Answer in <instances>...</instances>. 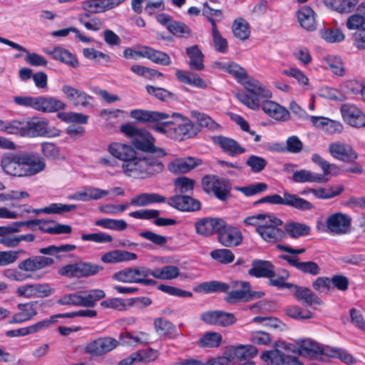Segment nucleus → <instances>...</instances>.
Masks as SVG:
<instances>
[{"label":"nucleus","instance_id":"obj_1","mask_svg":"<svg viewBox=\"0 0 365 365\" xmlns=\"http://www.w3.org/2000/svg\"><path fill=\"white\" fill-rule=\"evenodd\" d=\"M108 151L113 157L123 161L124 173L135 178L153 175L164 168L163 163L156 158L136 157L135 150L128 145L113 143L108 146Z\"/></svg>","mask_w":365,"mask_h":365},{"label":"nucleus","instance_id":"obj_2","mask_svg":"<svg viewBox=\"0 0 365 365\" xmlns=\"http://www.w3.org/2000/svg\"><path fill=\"white\" fill-rule=\"evenodd\" d=\"M1 166L8 175L15 177H29L46 168L44 159L36 152L19 151L2 155Z\"/></svg>","mask_w":365,"mask_h":365},{"label":"nucleus","instance_id":"obj_3","mask_svg":"<svg viewBox=\"0 0 365 365\" xmlns=\"http://www.w3.org/2000/svg\"><path fill=\"white\" fill-rule=\"evenodd\" d=\"M120 130L132 138L133 145L136 149L153 154L158 158L165 155L163 149L155 147L154 138L146 130L138 129L129 123L121 125Z\"/></svg>","mask_w":365,"mask_h":365},{"label":"nucleus","instance_id":"obj_4","mask_svg":"<svg viewBox=\"0 0 365 365\" xmlns=\"http://www.w3.org/2000/svg\"><path fill=\"white\" fill-rule=\"evenodd\" d=\"M242 83L250 94L237 93L235 96L241 103L252 110L259 109L260 103L264 99L272 97L271 92L256 79L246 76Z\"/></svg>","mask_w":365,"mask_h":365},{"label":"nucleus","instance_id":"obj_5","mask_svg":"<svg viewBox=\"0 0 365 365\" xmlns=\"http://www.w3.org/2000/svg\"><path fill=\"white\" fill-rule=\"evenodd\" d=\"M260 203L286 205L301 211L312 210L314 208V206L310 202L295 194H291L287 192L283 193V197L277 194L264 196L257 200L254 204Z\"/></svg>","mask_w":365,"mask_h":365},{"label":"nucleus","instance_id":"obj_6","mask_svg":"<svg viewBox=\"0 0 365 365\" xmlns=\"http://www.w3.org/2000/svg\"><path fill=\"white\" fill-rule=\"evenodd\" d=\"M282 223L279 218L269 214L267 219L257 227L256 231L264 241L274 243L284 237V232L279 227Z\"/></svg>","mask_w":365,"mask_h":365},{"label":"nucleus","instance_id":"obj_7","mask_svg":"<svg viewBox=\"0 0 365 365\" xmlns=\"http://www.w3.org/2000/svg\"><path fill=\"white\" fill-rule=\"evenodd\" d=\"M113 279L123 283H135L143 285H155L157 282L154 279L147 278L146 267L138 266L125 268L115 272Z\"/></svg>","mask_w":365,"mask_h":365},{"label":"nucleus","instance_id":"obj_8","mask_svg":"<svg viewBox=\"0 0 365 365\" xmlns=\"http://www.w3.org/2000/svg\"><path fill=\"white\" fill-rule=\"evenodd\" d=\"M101 265L91 262H79L63 266L58 270V274L68 278H81L93 276L103 270Z\"/></svg>","mask_w":365,"mask_h":365},{"label":"nucleus","instance_id":"obj_9","mask_svg":"<svg viewBox=\"0 0 365 365\" xmlns=\"http://www.w3.org/2000/svg\"><path fill=\"white\" fill-rule=\"evenodd\" d=\"M119 345V341L112 337H99L89 341L84 348V352L93 356H101L111 351Z\"/></svg>","mask_w":365,"mask_h":365},{"label":"nucleus","instance_id":"obj_10","mask_svg":"<svg viewBox=\"0 0 365 365\" xmlns=\"http://www.w3.org/2000/svg\"><path fill=\"white\" fill-rule=\"evenodd\" d=\"M219 228L217 234L220 244L227 247H236L241 244L242 235L237 227L228 225L222 220V225Z\"/></svg>","mask_w":365,"mask_h":365},{"label":"nucleus","instance_id":"obj_11","mask_svg":"<svg viewBox=\"0 0 365 365\" xmlns=\"http://www.w3.org/2000/svg\"><path fill=\"white\" fill-rule=\"evenodd\" d=\"M329 151L332 157L346 163H353L358 158V154L354 148L341 142L329 144Z\"/></svg>","mask_w":365,"mask_h":365},{"label":"nucleus","instance_id":"obj_12","mask_svg":"<svg viewBox=\"0 0 365 365\" xmlns=\"http://www.w3.org/2000/svg\"><path fill=\"white\" fill-rule=\"evenodd\" d=\"M351 217L341 212L331 215L327 220L329 230L336 235H344L349 232L351 226Z\"/></svg>","mask_w":365,"mask_h":365},{"label":"nucleus","instance_id":"obj_13","mask_svg":"<svg viewBox=\"0 0 365 365\" xmlns=\"http://www.w3.org/2000/svg\"><path fill=\"white\" fill-rule=\"evenodd\" d=\"M168 203L171 207L183 212L197 211L201 207L200 201L189 195H176L168 198Z\"/></svg>","mask_w":365,"mask_h":365},{"label":"nucleus","instance_id":"obj_14","mask_svg":"<svg viewBox=\"0 0 365 365\" xmlns=\"http://www.w3.org/2000/svg\"><path fill=\"white\" fill-rule=\"evenodd\" d=\"M54 263V260L48 257L41 255L32 256L21 261L18 264V269L21 271L34 272Z\"/></svg>","mask_w":365,"mask_h":365},{"label":"nucleus","instance_id":"obj_15","mask_svg":"<svg viewBox=\"0 0 365 365\" xmlns=\"http://www.w3.org/2000/svg\"><path fill=\"white\" fill-rule=\"evenodd\" d=\"M170 136L176 140H184L195 136L197 129L195 124L189 119H184L177 126L168 130Z\"/></svg>","mask_w":365,"mask_h":365},{"label":"nucleus","instance_id":"obj_16","mask_svg":"<svg viewBox=\"0 0 365 365\" xmlns=\"http://www.w3.org/2000/svg\"><path fill=\"white\" fill-rule=\"evenodd\" d=\"M341 112L344 119L350 125L357 128L365 126V115L354 105L349 103L342 105Z\"/></svg>","mask_w":365,"mask_h":365},{"label":"nucleus","instance_id":"obj_17","mask_svg":"<svg viewBox=\"0 0 365 365\" xmlns=\"http://www.w3.org/2000/svg\"><path fill=\"white\" fill-rule=\"evenodd\" d=\"M25 136L42 137L50 134L48 121L45 118H32L25 122Z\"/></svg>","mask_w":365,"mask_h":365},{"label":"nucleus","instance_id":"obj_18","mask_svg":"<svg viewBox=\"0 0 365 365\" xmlns=\"http://www.w3.org/2000/svg\"><path fill=\"white\" fill-rule=\"evenodd\" d=\"M260 107L266 114L277 120L286 121L290 118L289 110L274 101L264 99Z\"/></svg>","mask_w":365,"mask_h":365},{"label":"nucleus","instance_id":"obj_19","mask_svg":"<svg viewBox=\"0 0 365 365\" xmlns=\"http://www.w3.org/2000/svg\"><path fill=\"white\" fill-rule=\"evenodd\" d=\"M159 210H141L129 213V215L133 218L142 220L155 219L154 224L157 226H170L176 224V220L170 218L158 217Z\"/></svg>","mask_w":365,"mask_h":365},{"label":"nucleus","instance_id":"obj_20","mask_svg":"<svg viewBox=\"0 0 365 365\" xmlns=\"http://www.w3.org/2000/svg\"><path fill=\"white\" fill-rule=\"evenodd\" d=\"M292 289L295 290L294 297L305 306L315 307L323 304L322 300L309 288L294 284Z\"/></svg>","mask_w":365,"mask_h":365},{"label":"nucleus","instance_id":"obj_21","mask_svg":"<svg viewBox=\"0 0 365 365\" xmlns=\"http://www.w3.org/2000/svg\"><path fill=\"white\" fill-rule=\"evenodd\" d=\"M66 107V103L57 98L46 96L36 97L34 110L38 111L53 113L65 109Z\"/></svg>","mask_w":365,"mask_h":365},{"label":"nucleus","instance_id":"obj_22","mask_svg":"<svg viewBox=\"0 0 365 365\" xmlns=\"http://www.w3.org/2000/svg\"><path fill=\"white\" fill-rule=\"evenodd\" d=\"M280 257L286 260L291 266L305 274L316 276L321 272L319 266L315 262H300L297 256H289L287 255H282Z\"/></svg>","mask_w":365,"mask_h":365},{"label":"nucleus","instance_id":"obj_23","mask_svg":"<svg viewBox=\"0 0 365 365\" xmlns=\"http://www.w3.org/2000/svg\"><path fill=\"white\" fill-rule=\"evenodd\" d=\"M248 274L257 278L265 277L269 279L276 277L274 266L269 261L261 259L252 261V268L249 269Z\"/></svg>","mask_w":365,"mask_h":365},{"label":"nucleus","instance_id":"obj_24","mask_svg":"<svg viewBox=\"0 0 365 365\" xmlns=\"http://www.w3.org/2000/svg\"><path fill=\"white\" fill-rule=\"evenodd\" d=\"M201 164L200 159L187 157L175 159L169 163L168 168L173 173H186Z\"/></svg>","mask_w":365,"mask_h":365},{"label":"nucleus","instance_id":"obj_25","mask_svg":"<svg viewBox=\"0 0 365 365\" xmlns=\"http://www.w3.org/2000/svg\"><path fill=\"white\" fill-rule=\"evenodd\" d=\"M212 142L218 145L223 152L231 156L242 154L245 152V148L242 147L235 140L222 135L212 137Z\"/></svg>","mask_w":365,"mask_h":365},{"label":"nucleus","instance_id":"obj_26","mask_svg":"<svg viewBox=\"0 0 365 365\" xmlns=\"http://www.w3.org/2000/svg\"><path fill=\"white\" fill-rule=\"evenodd\" d=\"M62 91L68 101L74 106H77L81 105L84 107L91 106L92 107L91 104L89 103V100L92 99V97L85 92L68 85L63 86Z\"/></svg>","mask_w":365,"mask_h":365},{"label":"nucleus","instance_id":"obj_27","mask_svg":"<svg viewBox=\"0 0 365 365\" xmlns=\"http://www.w3.org/2000/svg\"><path fill=\"white\" fill-rule=\"evenodd\" d=\"M36 302H31L24 304H19L17 308L19 312L16 313L12 319L10 320V324L23 323L30 320L34 317L37 315V310L36 308Z\"/></svg>","mask_w":365,"mask_h":365},{"label":"nucleus","instance_id":"obj_28","mask_svg":"<svg viewBox=\"0 0 365 365\" xmlns=\"http://www.w3.org/2000/svg\"><path fill=\"white\" fill-rule=\"evenodd\" d=\"M222 225L220 218H203L195 222V227L197 234L208 236L217 232L219 227Z\"/></svg>","mask_w":365,"mask_h":365},{"label":"nucleus","instance_id":"obj_29","mask_svg":"<svg viewBox=\"0 0 365 365\" xmlns=\"http://www.w3.org/2000/svg\"><path fill=\"white\" fill-rule=\"evenodd\" d=\"M130 116L142 123L160 122L170 117L165 113L140 109L133 110L130 112Z\"/></svg>","mask_w":365,"mask_h":365},{"label":"nucleus","instance_id":"obj_30","mask_svg":"<svg viewBox=\"0 0 365 365\" xmlns=\"http://www.w3.org/2000/svg\"><path fill=\"white\" fill-rule=\"evenodd\" d=\"M299 349H297L299 354L307 357L314 358L319 354H324L327 349H324L317 343L311 339H302L299 341Z\"/></svg>","mask_w":365,"mask_h":365},{"label":"nucleus","instance_id":"obj_31","mask_svg":"<svg viewBox=\"0 0 365 365\" xmlns=\"http://www.w3.org/2000/svg\"><path fill=\"white\" fill-rule=\"evenodd\" d=\"M137 255L125 250H115L108 252L101 256V261L104 263H118L132 261L137 259Z\"/></svg>","mask_w":365,"mask_h":365},{"label":"nucleus","instance_id":"obj_32","mask_svg":"<svg viewBox=\"0 0 365 365\" xmlns=\"http://www.w3.org/2000/svg\"><path fill=\"white\" fill-rule=\"evenodd\" d=\"M19 229L16 226H0V245L8 248H15L18 247L17 235L14 233L19 232Z\"/></svg>","mask_w":365,"mask_h":365},{"label":"nucleus","instance_id":"obj_33","mask_svg":"<svg viewBox=\"0 0 365 365\" xmlns=\"http://www.w3.org/2000/svg\"><path fill=\"white\" fill-rule=\"evenodd\" d=\"M106 0H88L82 4V8L86 11V13L97 14L104 12L107 10L113 9L114 6L118 5V3L114 1H108Z\"/></svg>","mask_w":365,"mask_h":365},{"label":"nucleus","instance_id":"obj_34","mask_svg":"<svg viewBox=\"0 0 365 365\" xmlns=\"http://www.w3.org/2000/svg\"><path fill=\"white\" fill-rule=\"evenodd\" d=\"M165 197L158 193L143 192L131 198L130 204L137 207H145L152 203L164 202Z\"/></svg>","mask_w":365,"mask_h":365},{"label":"nucleus","instance_id":"obj_35","mask_svg":"<svg viewBox=\"0 0 365 365\" xmlns=\"http://www.w3.org/2000/svg\"><path fill=\"white\" fill-rule=\"evenodd\" d=\"M44 51L51 56L55 60L65 63L73 68L78 66L77 58L71 53L63 48L56 47L52 51L45 50Z\"/></svg>","mask_w":365,"mask_h":365},{"label":"nucleus","instance_id":"obj_36","mask_svg":"<svg viewBox=\"0 0 365 365\" xmlns=\"http://www.w3.org/2000/svg\"><path fill=\"white\" fill-rule=\"evenodd\" d=\"M186 53L190 58L189 66L190 69L202 71L205 68L203 63L204 55L197 45L187 48Z\"/></svg>","mask_w":365,"mask_h":365},{"label":"nucleus","instance_id":"obj_37","mask_svg":"<svg viewBox=\"0 0 365 365\" xmlns=\"http://www.w3.org/2000/svg\"><path fill=\"white\" fill-rule=\"evenodd\" d=\"M292 179L295 182L303 183L310 182H326L327 178H324L322 174L314 173L307 170H300L293 173Z\"/></svg>","mask_w":365,"mask_h":365},{"label":"nucleus","instance_id":"obj_38","mask_svg":"<svg viewBox=\"0 0 365 365\" xmlns=\"http://www.w3.org/2000/svg\"><path fill=\"white\" fill-rule=\"evenodd\" d=\"M177 79L183 83L189 84L197 88H205L207 83L198 75L190 71L178 70L175 73Z\"/></svg>","mask_w":365,"mask_h":365},{"label":"nucleus","instance_id":"obj_39","mask_svg":"<svg viewBox=\"0 0 365 365\" xmlns=\"http://www.w3.org/2000/svg\"><path fill=\"white\" fill-rule=\"evenodd\" d=\"M283 345V342H276L274 349L270 351H264L261 355V359L267 363V365H282L284 364V354L279 350L277 347Z\"/></svg>","mask_w":365,"mask_h":365},{"label":"nucleus","instance_id":"obj_40","mask_svg":"<svg viewBox=\"0 0 365 365\" xmlns=\"http://www.w3.org/2000/svg\"><path fill=\"white\" fill-rule=\"evenodd\" d=\"M298 21L302 28L307 31L314 29V11L308 7L304 6L297 11Z\"/></svg>","mask_w":365,"mask_h":365},{"label":"nucleus","instance_id":"obj_41","mask_svg":"<svg viewBox=\"0 0 365 365\" xmlns=\"http://www.w3.org/2000/svg\"><path fill=\"white\" fill-rule=\"evenodd\" d=\"M81 295L82 297L83 307L90 308L94 307L98 300L106 297V294L102 289L81 291Z\"/></svg>","mask_w":365,"mask_h":365},{"label":"nucleus","instance_id":"obj_42","mask_svg":"<svg viewBox=\"0 0 365 365\" xmlns=\"http://www.w3.org/2000/svg\"><path fill=\"white\" fill-rule=\"evenodd\" d=\"M231 190L232 185L230 180L220 178L212 192L218 200L225 202L232 196Z\"/></svg>","mask_w":365,"mask_h":365},{"label":"nucleus","instance_id":"obj_43","mask_svg":"<svg viewBox=\"0 0 365 365\" xmlns=\"http://www.w3.org/2000/svg\"><path fill=\"white\" fill-rule=\"evenodd\" d=\"M144 57L148 58L155 63L163 66H168L171 63L170 58L166 53L155 50L150 47H145Z\"/></svg>","mask_w":365,"mask_h":365},{"label":"nucleus","instance_id":"obj_44","mask_svg":"<svg viewBox=\"0 0 365 365\" xmlns=\"http://www.w3.org/2000/svg\"><path fill=\"white\" fill-rule=\"evenodd\" d=\"M232 31L235 36L242 41L247 39L250 36V25L243 18H238L234 21Z\"/></svg>","mask_w":365,"mask_h":365},{"label":"nucleus","instance_id":"obj_45","mask_svg":"<svg viewBox=\"0 0 365 365\" xmlns=\"http://www.w3.org/2000/svg\"><path fill=\"white\" fill-rule=\"evenodd\" d=\"M195 181L187 177H179L175 180V190L178 195L192 194Z\"/></svg>","mask_w":365,"mask_h":365},{"label":"nucleus","instance_id":"obj_46","mask_svg":"<svg viewBox=\"0 0 365 365\" xmlns=\"http://www.w3.org/2000/svg\"><path fill=\"white\" fill-rule=\"evenodd\" d=\"M191 115L197 120L201 127L207 128L212 131H218L221 129V126L205 113L192 110Z\"/></svg>","mask_w":365,"mask_h":365},{"label":"nucleus","instance_id":"obj_47","mask_svg":"<svg viewBox=\"0 0 365 365\" xmlns=\"http://www.w3.org/2000/svg\"><path fill=\"white\" fill-rule=\"evenodd\" d=\"M222 335L218 332L210 331L205 333L197 341L200 347H218L222 341Z\"/></svg>","mask_w":365,"mask_h":365},{"label":"nucleus","instance_id":"obj_48","mask_svg":"<svg viewBox=\"0 0 365 365\" xmlns=\"http://www.w3.org/2000/svg\"><path fill=\"white\" fill-rule=\"evenodd\" d=\"M238 284L235 282H232L231 285L221 282L218 281H211L208 282L202 283L200 285V287L206 293L210 292H227L230 287H235Z\"/></svg>","mask_w":365,"mask_h":365},{"label":"nucleus","instance_id":"obj_49","mask_svg":"<svg viewBox=\"0 0 365 365\" xmlns=\"http://www.w3.org/2000/svg\"><path fill=\"white\" fill-rule=\"evenodd\" d=\"M285 231L293 238L307 235L310 232V227L299 222H290L284 225Z\"/></svg>","mask_w":365,"mask_h":365},{"label":"nucleus","instance_id":"obj_50","mask_svg":"<svg viewBox=\"0 0 365 365\" xmlns=\"http://www.w3.org/2000/svg\"><path fill=\"white\" fill-rule=\"evenodd\" d=\"M25 253V251L22 249L0 251V267L14 264L18 260L21 255Z\"/></svg>","mask_w":365,"mask_h":365},{"label":"nucleus","instance_id":"obj_51","mask_svg":"<svg viewBox=\"0 0 365 365\" xmlns=\"http://www.w3.org/2000/svg\"><path fill=\"white\" fill-rule=\"evenodd\" d=\"M96 225L106 229L123 231L128 227L127 222L123 220H113L109 218L101 219L96 222Z\"/></svg>","mask_w":365,"mask_h":365},{"label":"nucleus","instance_id":"obj_52","mask_svg":"<svg viewBox=\"0 0 365 365\" xmlns=\"http://www.w3.org/2000/svg\"><path fill=\"white\" fill-rule=\"evenodd\" d=\"M211 257L222 264H230L235 259L234 253L228 249H217L210 252Z\"/></svg>","mask_w":365,"mask_h":365},{"label":"nucleus","instance_id":"obj_53","mask_svg":"<svg viewBox=\"0 0 365 365\" xmlns=\"http://www.w3.org/2000/svg\"><path fill=\"white\" fill-rule=\"evenodd\" d=\"M154 327L156 332L160 336L171 334L175 330V327L172 322L161 317L155 319Z\"/></svg>","mask_w":365,"mask_h":365},{"label":"nucleus","instance_id":"obj_54","mask_svg":"<svg viewBox=\"0 0 365 365\" xmlns=\"http://www.w3.org/2000/svg\"><path fill=\"white\" fill-rule=\"evenodd\" d=\"M257 352V347L253 345H240L234 349L233 354L238 359L242 360L255 356Z\"/></svg>","mask_w":365,"mask_h":365},{"label":"nucleus","instance_id":"obj_55","mask_svg":"<svg viewBox=\"0 0 365 365\" xmlns=\"http://www.w3.org/2000/svg\"><path fill=\"white\" fill-rule=\"evenodd\" d=\"M284 313L288 317L295 319H309L313 317V313L307 311L305 314L302 313V309L297 305H290L285 308Z\"/></svg>","mask_w":365,"mask_h":365},{"label":"nucleus","instance_id":"obj_56","mask_svg":"<svg viewBox=\"0 0 365 365\" xmlns=\"http://www.w3.org/2000/svg\"><path fill=\"white\" fill-rule=\"evenodd\" d=\"M146 90L149 94L154 96L162 101H166L175 98V94L163 88L148 85L146 86Z\"/></svg>","mask_w":365,"mask_h":365},{"label":"nucleus","instance_id":"obj_57","mask_svg":"<svg viewBox=\"0 0 365 365\" xmlns=\"http://www.w3.org/2000/svg\"><path fill=\"white\" fill-rule=\"evenodd\" d=\"M268 185L264 182H256L245 187H240L237 189L246 196H252L265 192Z\"/></svg>","mask_w":365,"mask_h":365},{"label":"nucleus","instance_id":"obj_58","mask_svg":"<svg viewBox=\"0 0 365 365\" xmlns=\"http://www.w3.org/2000/svg\"><path fill=\"white\" fill-rule=\"evenodd\" d=\"M322 37L329 43H336L344 39V34L339 29H324L321 31Z\"/></svg>","mask_w":365,"mask_h":365},{"label":"nucleus","instance_id":"obj_59","mask_svg":"<svg viewBox=\"0 0 365 365\" xmlns=\"http://www.w3.org/2000/svg\"><path fill=\"white\" fill-rule=\"evenodd\" d=\"M76 245H61L60 246L50 245L46 247H43L39 250V253L45 255H53L59 252H68L76 249Z\"/></svg>","mask_w":365,"mask_h":365},{"label":"nucleus","instance_id":"obj_60","mask_svg":"<svg viewBox=\"0 0 365 365\" xmlns=\"http://www.w3.org/2000/svg\"><path fill=\"white\" fill-rule=\"evenodd\" d=\"M168 30L174 35L189 37L191 36L190 29L184 23L173 21L168 26Z\"/></svg>","mask_w":365,"mask_h":365},{"label":"nucleus","instance_id":"obj_61","mask_svg":"<svg viewBox=\"0 0 365 365\" xmlns=\"http://www.w3.org/2000/svg\"><path fill=\"white\" fill-rule=\"evenodd\" d=\"M57 303L61 305H74L83 307L81 291L63 295L61 298L57 300Z\"/></svg>","mask_w":365,"mask_h":365},{"label":"nucleus","instance_id":"obj_62","mask_svg":"<svg viewBox=\"0 0 365 365\" xmlns=\"http://www.w3.org/2000/svg\"><path fill=\"white\" fill-rule=\"evenodd\" d=\"M90 18L88 13H85L79 15L78 20L83 24V26L88 30L98 31L102 27V22L99 18L95 17L91 19L89 21L87 19Z\"/></svg>","mask_w":365,"mask_h":365},{"label":"nucleus","instance_id":"obj_63","mask_svg":"<svg viewBox=\"0 0 365 365\" xmlns=\"http://www.w3.org/2000/svg\"><path fill=\"white\" fill-rule=\"evenodd\" d=\"M76 209L75 205H63L61 203H52L49 206L44 207L46 214H62L71 212Z\"/></svg>","mask_w":365,"mask_h":365},{"label":"nucleus","instance_id":"obj_64","mask_svg":"<svg viewBox=\"0 0 365 365\" xmlns=\"http://www.w3.org/2000/svg\"><path fill=\"white\" fill-rule=\"evenodd\" d=\"M246 164L254 173H259L266 167L267 162L263 158L252 155L248 158Z\"/></svg>","mask_w":365,"mask_h":365}]
</instances>
